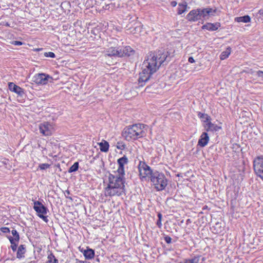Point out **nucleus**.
Returning a JSON list of instances; mask_svg holds the SVG:
<instances>
[{
    "mask_svg": "<svg viewBox=\"0 0 263 263\" xmlns=\"http://www.w3.org/2000/svg\"><path fill=\"white\" fill-rule=\"evenodd\" d=\"M46 263H58V260L55 258L54 255L51 253L48 255Z\"/></svg>",
    "mask_w": 263,
    "mask_h": 263,
    "instance_id": "obj_26",
    "label": "nucleus"
},
{
    "mask_svg": "<svg viewBox=\"0 0 263 263\" xmlns=\"http://www.w3.org/2000/svg\"><path fill=\"white\" fill-rule=\"evenodd\" d=\"M207 9L208 11H209V12H208V15H213V14L215 13L216 11V9H213L212 8H207Z\"/></svg>",
    "mask_w": 263,
    "mask_h": 263,
    "instance_id": "obj_34",
    "label": "nucleus"
},
{
    "mask_svg": "<svg viewBox=\"0 0 263 263\" xmlns=\"http://www.w3.org/2000/svg\"><path fill=\"white\" fill-rule=\"evenodd\" d=\"M255 76H257L259 77L261 81H263V71L262 70H258L255 72Z\"/></svg>",
    "mask_w": 263,
    "mask_h": 263,
    "instance_id": "obj_32",
    "label": "nucleus"
},
{
    "mask_svg": "<svg viewBox=\"0 0 263 263\" xmlns=\"http://www.w3.org/2000/svg\"><path fill=\"white\" fill-rule=\"evenodd\" d=\"M251 73L253 74L255 72L253 71L252 70H251Z\"/></svg>",
    "mask_w": 263,
    "mask_h": 263,
    "instance_id": "obj_44",
    "label": "nucleus"
},
{
    "mask_svg": "<svg viewBox=\"0 0 263 263\" xmlns=\"http://www.w3.org/2000/svg\"><path fill=\"white\" fill-rule=\"evenodd\" d=\"M40 218H42L44 221L46 222H48V219L47 218V216H44V215L42 214L41 215H39V216Z\"/></svg>",
    "mask_w": 263,
    "mask_h": 263,
    "instance_id": "obj_38",
    "label": "nucleus"
},
{
    "mask_svg": "<svg viewBox=\"0 0 263 263\" xmlns=\"http://www.w3.org/2000/svg\"><path fill=\"white\" fill-rule=\"evenodd\" d=\"M12 44L14 45L20 46L23 44V43L21 41H15L12 42Z\"/></svg>",
    "mask_w": 263,
    "mask_h": 263,
    "instance_id": "obj_39",
    "label": "nucleus"
},
{
    "mask_svg": "<svg viewBox=\"0 0 263 263\" xmlns=\"http://www.w3.org/2000/svg\"><path fill=\"white\" fill-rule=\"evenodd\" d=\"M170 61L168 52L159 50L157 52H151L143 63L145 67L140 74L138 79L139 86L142 87L150 78L151 76L155 73L161 64Z\"/></svg>",
    "mask_w": 263,
    "mask_h": 263,
    "instance_id": "obj_2",
    "label": "nucleus"
},
{
    "mask_svg": "<svg viewBox=\"0 0 263 263\" xmlns=\"http://www.w3.org/2000/svg\"><path fill=\"white\" fill-rule=\"evenodd\" d=\"M198 10L199 11L200 18H201V17H204L207 15H208V12H209V11H208L207 8L202 9H198Z\"/></svg>",
    "mask_w": 263,
    "mask_h": 263,
    "instance_id": "obj_28",
    "label": "nucleus"
},
{
    "mask_svg": "<svg viewBox=\"0 0 263 263\" xmlns=\"http://www.w3.org/2000/svg\"><path fill=\"white\" fill-rule=\"evenodd\" d=\"M1 231L4 233H9L10 230L7 227H2L1 228Z\"/></svg>",
    "mask_w": 263,
    "mask_h": 263,
    "instance_id": "obj_37",
    "label": "nucleus"
},
{
    "mask_svg": "<svg viewBox=\"0 0 263 263\" xmlns=\"http://www.w3.org/2000/svg\"><path fill=\"white\" fill-rule=\"evenodd\" d=\"M44 55L46 57H50L51 58H54L55 57V54L52 52H44Z\"/></svg>",
    "mask_w": 263,
    "mask_h": 263,
    "instance_id": "obj_31",
    "label": "nucleus"
},
{
    "mask_svg": "<svg viewBox=\"0 0 263 263\" xmlns=\"http://www.w3.org/2000/svg\"><path fill=\"white\" fill-rule=\"evenodd\" d=\"M33 209L36 212L37 216L41 215L42 214H46L48 212V209L44 206L40 201H35L33 203Z\"/></svg>",
    "mask_w": 263,
    "mask_h": 263,
    "instance_id": "obj_9",
    "label": "nucleus"
},
{
    "mask_svg": "<svg viewBox=\"0 0 263 263\" xmlns=\"http://www.w3.org/2000/svg\"><path fill=\"white\" fill-rule=\"evenodd\" d=\"M209 140L210 138L207 133L203 132L200 137L198 142V145H200L201 147H204L208 144Z\"/></svg>",
    "mask_w": 263,
    "mask_h": 263,
    "instance_id": "obj_15",
    "label": "nucleus"
},
{
    "mask_svg": "<svg viewBox=\"0 0 263 263\" xmlns=\"http://www.w3.org/2000/svg\"><path fill=\"white\" fill-rule=\"evenodd\" d=\"M144 125L140 123L128 125L124 128L122 135L127 141L135 140L144 136Z\"/></svg>",
    "mask_w": 263,
    "mask_h": 263,
    "instance_id": "obj_3",
    "label": "nucleus"
},
{
    "mask_svg": "<svg viewBox=\"0 0 263 263\" xmlns=\"http://www.w3.org/2000/svg\"><path fill=\"white\" fill-rule=\"evenodd\" d=\"M8 87L11 91L16 93L18 96L22 97L25 95L24 90L13 82L8 83Z\"/></svg>",
    "mask_w": 263,
    "mask_h": 263,
    "instance_id": "obj_10",
    "label": "nucleus"
},
{
    "mask_svg": "<svg viewBox=\"0 0 263 263\" xmlns=\"http://www.w3.org/2000/svg\"><path fill=\"white\" fill-rule=\"evenodd\" d=\"M79 168V162H75L68 170L69 173L76 172Z\"/></svg>",
    "mask_w": 263,
    "mask_h": 263,
    "instance_id": "obj_27",
    "label": "nucleus"
},
{
    "mask_svg": "<svg viewBox=\"0 0 263 263\" xmlns=\"http://www.w3.org/2000/svg\"><path fill=\"white\" fill-rule=\"evenodd\" d=\"M117 148L119 149H124L125 148V145L122 142H118L117 144Z\"/></svg>",
    "mask_w": 263,
    "mask_h": 263,
    "instance_id": "obj_33",
    "label": "nucleus"
},
{
    "mask_svg": "<svg viewBox=\"0 0 263 263\" xmlns=\"http://www.w3.org/2000/svg\"><path fill=\"white\" fill-rule=\"evenodd\" d=\"M164 239L167 243H171L172 242V238L169 236L166 235L164 236Z\"/></svg>",
    "mask_w": 263,
    "mask_h": 263,
    "instance_id": "obj_35",
    "label": "nucleus"
},
{
    "mask_svg": "<svg viewBox=\"0 0 263 263\" xmlns=\"http://www.w3.org/2000/svg\"><path fill=\"white\" fill-rule=\"evenodd\" d=\"M187 5L185 2L184 4H179L178 7V14H181L186 11Z\"/></svg>",
    "mask_w": 263,
    "mask_h": 263,
    "instance_id": "obj_25",
    "label": "nucleus"
},
{
    "mask_svg": "<svg viewBox=\"0 0 263 263\" xmlns=\"http://www.w3.org/2000/svg\"><path fill=\"white\" fill-rule=\"evenodd\" d=\"M177 3L176 1H172L171 3V5L172 7H174L177 5Z\"/></svg>",
    "mask_w": 263,
    "mask_h": 263,
    "instance_id": "obj_41",
    "label": "nucleus"
},
{
    "mask_svg": "<svg viewBox=\"0 0 263 263\" xmlns=\"http://www.w3.org/2000/svg\"><path fill=\"white\" fill-rule=\"evenodd\" d=\"M253 168L255 174L263 180V156L260 155L253 160Z\"/></svg>",
    "mask_w": 263,
    "mask_h": 263,
    "instance_id": "obj_5",
    "label": "nucleus"
},
{
    "mask_svg": "<svg viewBox=\"0 0 263 263\" xmlns=\"http://www.w3.org/2000/svg\"><path fill=\"white\" fill-rule=\"evenodd\" d=\"M258 13L259 14V15L263 16V9L259 10L258 11Z\"/></svg>",
    "mask_w": 263,
    "mask_h": 263,
    "instance_id": "obj_42",
    "label": "nucleus"
},
{
    "mask_svg": "<svg viewBox=\"0 0 263 263\" xmlns=\"http://www.w3.org/2000/svg\"><path fill=\"white\" fill-rule=\"evenodd\" d=\"M26 252V247L24 245H21L17 249L16 257L17 258L21 259L24 257V254Z\"/></svg>",
    "mask_w": 263,
    "mask_h": 263,
    "instance_id": "obj_18",
    "label": "nucleus"
},
{
    "mask_svg": "<svg viewBox=\"0 0 263 263\" xmlns=\"http://www.w3.org/2000/svg\"><path fill=\"white\" fill-rule=\"evenodd\" d=\"M53 80L52 77L45 73H38L34 75L32 78V81L37 84L45 85L48 83L49 81L51 82Z\"/></svg>",
    "mask_w": 263,
    "mask_h": 263,
    "instance_id": "obj_7",
    "label": "nucleus"
},
{
    "mask_svg": "<svg viewBox=\"0 0 263 263\" xmlns=\"http://www.w3.org/2000/svg\"><path fill=\"white\" fill-rule=\"evenodd\" d=\"M205 123L206 124L204 125V127L206 132H217L221 128L220 126L212 123L211 120L206 122Z\"/></svg>",
    "mask_w": 263,
    "mask_h": 263,
    "instance_id": "obj_14",
    "label": "nucleus"
},
{
    "mask_svg": "<svg viewBox=\"0 0 263 263\" xmlns=\"http://www.w3.org/2000/svg\"><path fill=\"white\" fill-rule=\"evenodd\" d=\"M151 181L158 191L163 190L167 185V180L164 174L157 171H154L153 175L152 176Z\"/></svg>",
    "mask_w": 263,
    "mask_h": 263,
    "instance_id": "obj_4",
    "label": "nucleus"
},
{
    "mask_svg": "<svg viewBox=\"0 0 263 263\" xmlns=\"http://www.w3.org/2000/svg\"><path fill=\"white\" fill-rule=\"evenodd\" d=\"M79 250L83 253L85 259H91L95 256V251L93 249L89 248L88 247H86V249L81 248L80 247Z\"/></svg>",
    "mask_w": 263,
    "mask_h": 263,
    "instance_id": "obj_13",
    "label": "nucleus"
},
{
    "mask_svg": "<svg viewBox=\"0 0 263 263\" xmlns=\"http://www.w3.org/2000/svg\"><path fill=\"white\" fill-rule=\"evenodd\" d=\"M188 61H189V62H190L191 63H193L195 62V60L192 57H191L189 58Z\"/></svg>",
    "mask_w": 263,
    "mask_h": 263,
    "instance_id": "obj_40",
    "label": "nucleus"
},
{
    "mask_svg": "<svg viewBox=\"0 0 263 263\" xmlns=\"http://www.w3.org/2000/svg\"><path fill=\"white\" fill-rule=\"evenodd\" d=\"M186 19L190 22H196L201 19L198 9L191 10L186 15Z\"/></svg>",
    "mask_w": 263,
    "mask_h": 263,
    "instance_id": "obj_11",
    "label": "nucleus"
},
{
    "mask_svg": "<svg viewBox=\"0 0 263 263\" xmlns=\"http://www.w3.org/2000/svg\"><path fill=\"white\" fill-rule=\"evenodd\" d=\"M100 151L102 152H107L108 151L109 145L108 142L103 140L102 142L98 143Z\"/></svg>",
    "mask_w": 263,
    "mask_h": 263,
    "instance_id": "obj_19",
    "label": "nucleus"
},
{
    "mask_svg": "<svg viewBox=\"0 0 263 263\" xmlns=\"http://www.w3.org/2000/svg\"><path fill=\"white\" fill-rule=\"evenodd\" d=\"M138 168L140 176L141 178H145L148 177L150 179H151L152 176H153L154 173V171H153L148 165L144 162H140Z\"/></svg>",
    "mask_w": 263,
    "mask_h": 263,
    "instance_id": "obj_6",
    "label": "nucleus"
},
{
    "mask_svg": "<svg viewBox=\"0 0 263 263\" xmlns=\"http://www.w3.org/2000/svg\"><path fill=\"white\" fill-rule=\"evenodd\" d=\"M39 130L41 134L45 136H51L54 129L53 125L48 122H44L39 125Z\"/></svg>",
    "mask_w": 263,
    "mask_h": 263,
    "instance_id": "obj_8",
    "label": "nucleus"
},
{
    "mask_svg": "<svg viewBox=\"0 0 263 263\" xmlns=\"http://www.w3.org/2000/svg\"><path fill=\"white\" fill-rule=\"evenodd\" d=\"M105 55L109 57H120L119 47H110L107 49L105 52Z\"/></svg>",
    "mask_w": 263,
    "mask_h": 263,
    "instance_id": "obj_17",
    "label": "nucleus"
},
{
    "mask_svg": "<svg viewBox=\"0 0 263 263\" xmlns=\"http://www.w3.org/2000/svg\"><path fill=\"white\" fill-rule=\"evenodd\" d=\"M17 242L18 241H14L13 244V245L11 244V248L12 250H13V251H15L16 250L17 246V244L16 242Z\"/></svg>",
    "mask_w": 263,
    "mask_h": 263,
    "instance_id": "obj_36",
    "label": "nucleus"
},
{
    "mask_svg": "<svg viewBox=\"0 0 263 263\" xmlns=\"http://www.w3.org/2000/svg\"><path fill=\"white\" fill-rule=\"evenodd\" d=\"M235 21L240 23H249L251 21V18L250 17L247 15L243 16H239V17H236L235 18Z\"/></svg>",
    "mask_w": 263,
    "mask_h": 263,
    "instance_id": "obj_21",
    "label": "nucleus"
},
{
    "mask_svg": "<svg viewBox=\"0 0 263 263\" xmlns=\"http://www.w3.org/2000/svg\"><path fill=\"white\" fill-rule=\"evenodd\" d=\"M203 258L201 256H196L191 259L185 260L183 262L181 263H202Z\"/></svg>",
    "mask_w": 263,
    "mask_h": 263,
    "instance_id": "obj_22",
    "label": "nucleus"
},
{
    "mask_svg": "<svg viewBox=\"0 0 263 263\" xmlns=\"http://www.w3.org/2000/svg\"><path fill=\"white\" fill-rule=\"evenodd\" d=\"M231 52V48L230 47H227L226 50L221 52L220 58L221 60L226 59Z\"/></svg>",
    "mask_w": 263,
    "mask_h": 263,
    "instance_id": "obj_23",
    "label": "nucleus"
},
{
    "mask_svg": "<svg viewBox=\"0 0 263 263\" xmlns=\"http://www.w3.org/2000/svg\"><path fill=\"white\" fill-rule=\"evenodd\" d=\"M198 117L201 119L204 123H206L211 120L210 116L208 114H203L201 112L198 113Z\"/></svg>",
    "mask_w": 263,
    "mask_h": 263,
    "instance_id": "obj_24",
    "label": "nucleus"
},
{
    "mask_svg": "<svg viewBox=\"0 0 263 263\" xmlns=\"http://www.w3.org/2000/svg\"><path fill=\"white\" fill-rule=\"evenodd\" d=\"M11 233L12 235L13 236V238L12 237H10L9 238V240L11 242V244L13 245L14 243V241H18L20 240V235L18 234V233L17 232V231L15 229H13L11 231Z\"/></svg>",
    "mask_w": 263,
    "mask_h": 263,
    "instance_id": "obj_20",
    "label": "nucleus"
},
{
    "mask_svg": "<svg viewBox=\"0 0 263 263\" xmlns=\"http://www.w3.org/2000/svg\"><path fill=\"white\" fill-rule=\"evenodd\" d=\"M120 57H129L135 54V51L129 46H126L123 48H119Z\"/></svg>",
    "mask_w": 263,
    "mask_h": 263,
    "instance_id": "obj_12",
    "label": "nucleus"
},
{
    "mask_svg": "<svg viewBox=\"0 0 263 263\" xmlns=\"http://www.w3.org/2000/svg\"><path fill=\"white\" fill-rule=\"evenodd\" d=\"M50 166V165L48 163H42L39 165V167L40 170H44L49 168Z\"/></svg>",
    "mask_w": 263,
    "mask_h": 263,
    "instance_id": "obj_30",
    "label": "nucleus"
},
{
    "mask_svg": "<svg viewBox=\"0 0 263 263\" xmlns=\"http://www.w3.org/2000/svg\"><path fill=\"white\" fill-rule=\"evenodd\" d=\"M85 261H84L77 260L76 263H85Z\"/></svg>",
    "mask_w": 263,
    "mask_h": 263,
    "instance_id": "obj_43",
    "label": "nucleus"
},
{
    "mask_svg": "<svg viewBox=\"0 0 263 263\" xmlns=\"http://www.w3.org/2000/svg\"><path fill=\"white\" fill-rule=\"evenodd\" d=\"M220 27V24L218 22L215 23H206L202 26V28L203 29L213 31L217 30Z\"/></svg>",
    "mask_w": 263,
    "mask_h": 263,
    "instance_id": "obj_16",
    "label": "nucleus"
},
{
    "mask_svg": "<svg viewBox=\"0 0 263 263\" xmlns=\"http://www.w3.org/2000/svg\"><path fill=\"white\" fill-rule=\"evenodd\" d=\"M117 163L119 165L117 171L109 173L108 176L107 186L104 189V194L106 197L120 196L125 194L124 165L128 163V159L124 156L118 159Z\"/></svg>",
    "mask_w": 263,
    "mask_h": 263,
    "instance_id": "obj_1",
    "label": "nucleus"
},
{
    "mask_svg": "<svg viewBox=\"0 0 263 263\" xmlns=\"http://www.w3.org/2000/svg\"><path fill=\"white\" fill-rule=\"evenodd\" d=\"M158 219L157 221L156 224L159 228H161L162 227L161 220H162V215L161 213H159L158 214Z\"/></svg>",
    "mask_w": 263,
    "mask_h": 263,
    "instance_id": "obj_29",
    "label": "nucleus"
}]
</instances>
